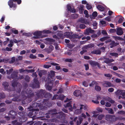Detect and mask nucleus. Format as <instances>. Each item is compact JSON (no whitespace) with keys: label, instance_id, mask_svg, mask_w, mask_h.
I'll return each instance as SVG.
<instances>
[{"label":"nucleus","instance_id":"obj_25","mask_svg":"<svg viewBox=\"0 0 125 125\" xmlns=\"http://www.w3.org/2000/svg\"><path fill=\"white\" fill-rule=\"evenodd\" d=\"M109 38L108 36L105 37L103 38H101L100 39V40L101 41H104L105 40H107Z\"/></svg>","mask_w":125,"mask_h":125},{"label":"nucleus","instance_id":"obj_20","mask_svg":"<svg viewBox=\"0 0 125 125\" xmlns=\"http://www.w3.org/2000/svg\"><path fill=\"white\" fill-rule=\"evenodd\" d=\"M78 120H78L77 121L76 123L77 125H80L83 119L81 117H80L78 119Z\"/></svg>","mask_w":125,"mask_h":125},{"label":"nucleus","instance_id":"obj_36","mask_svg":"<svg viewBox=\"0 0 125 125\" xmlns=\"http://www.w3.org/2000/svg\"><path fill=\"white\" fill-rule=\"evenodd\" d=\"M104 116V115H99L98 116V119L99 120H101Z\"/></svg>","mask_w":125,"mask_h":125},{"label":"nucleus","instance_id":"obj_31","mask_svg":"<svg viewBox=\"0 0 125 125\" xmlns=\"http://www.w3.org/2000/svg\"><path fill=\"white\" fill-rule=\"evenodd\" d=\"M95 89L97 91H100L101 90V87L98 86H96L95 87Z\"/></svg>","mask_w":125,"mask_h":125},{"label":"nucleus","instance_id":"obj_29","mask_svg":"<svg viewBox=\"0 0 125 125\" xmlns=\"http://www.w3.org/2000/svg\"><path fill=\"white\" fill-rule=\"evenodd\" d=\"M45 71L44 70H40L38 74L39 75L40 77H42V75L44 73Z\"/></svg>","mask_w":125,"mask_h":125},{"label":"nucleus","instance_id":"obj_30","mask_svg":"<svg viewBox=\"0 0 125 125\" xmlns=\"http://www.w3.org/2000/svg\"><path fill=\"white\" fill-rule=\"evenodd\" d=\"M110 54L112 56H114L115 57H118V54L116 53H110Z\"/></svg>","mask_w":125,"mask_h":125},{"label":"nucleus","instance_id":"obj_38","mask_svg":"<svg viewBox=\"0 0 125 125\" xmlns=\"http://www.w3.org/2000/svg\"><path fill=\"white\" fill-rule=\"evenodd\" d=\"M84 13L86 15L85 16L87 18H88L89 17L88 12L87 10H85L84 11Z\"/></svg>","mask_w":125,"mask_h":125},{"label":"nucleus","instance_id":"obj_57","mask_svg":"<svg viewBox=\"0 0 125 125\" xmlns=\"http://www.w3.org/2000/svg\"><path fill=\"white\" fill-rule=\"evenodd\" d=\"M81 116L82 117H83L84 118H85L86 117V115L83 113H82L81 115Z\"/></svg>","mask_w":125,"mask_h":125},{"label":"nucleus","instance_id":"obj_60","mask_svg":"<svg viewBox=\"0 0 125 125\" xmlns=\"http://www.w3.org/2000/svg\"><path fill=\"white\" fill-rule=\"evenodd\" d=\"M104 62L106 63H110L109 59L108 58L106 60L104 61Z\"/></svg>","mask_w":125,"mask_h":125},{"label":"nucleus","instance_id":"obj_8","mask_svg":"<svg viewBox=\"0 0 125 125\" xmlns=\"http://www.w3.org/2000/svg\"><path fill=\"white\" fill-rule=\"evenodd\" d=\"M8 4L10 8H11L13 7L14 8L13 9V10H15V8L16 7L15 5H14L13 4V0H9L8 2Z\"/></svg>","mask_w":125,"mask_h":125},{"label":"nucleus","instance_id":"obj_15","mask_svg":"<svg viewBox=\"0 0 125 125\" xmlns=\"http://www.w3.org/2000/svg\"><path fill=\"white\" fill-rule=\"evenodd\" d=\"M62 112H60L58 113V114L56 113H54L52 114L54 115H56V117L58 118H60L61 117H62V116H63L62 115Z\"/></svg>","mask_w":125,"mask_h":125},{"label":"nucleus","instance_id":"obj_39","mask_svg":"<svg viewBox=\"0 0 125 125\" xmlns=\"http://www.w3.org/2000/svg\"><path fill=\"white\" fill-rule=\"evenodd\" d=\"M86 7L87 9L88 10H89L92 8V6L90 5H89L87 3L86 5Z\"/></svg>","mask_w":125,"mask_h":125},{"label":"nucleus","instance_id":"obj_11","mask_svg":"<svg viewBox=\"0 0 125 125\" xmlns=\"http://www.w3.org/2000/svg\"><path fill=\"white\" fill-rule=\"evenodd\" d=\"M83 107H84L83 105H81V107H80V109L76 110L75 111V113L76 114H80L82 112L81 110L83 108Z\"/></svg>","mask_w":125,"mask_h":125},{"label":"nucleus","instance_id":"obj_43","mask_svg":"<svg viewBox=\"0 0 125 125\" xmlns=\"http://www.w3.org/2000/svg\"><path fill=\"white\" fill-rule=\"evenodd\" d=\"M15 60V57H13L12 58L11 61L10 62L11 63H12L14 62Z\"/></svg>","mask_w":125,"mask_h":125},{"label":"nucleus","instance_id":"obj_56","mask_svg":"<svg viewBox=\"0 0 125 125\" xmlns=\"http://www.w3.org/2000/svg\"><path fill=\"white\" fill-rule=\"evenodd\" d=\"M114 90V89L112 88H111L108 89V91L110 92H112Z\"/></svg>","mask_w":125,"mask_h":125},{"label":"nucleus","instance_id":"obj_9","mask_svg":"<svg viewBox=\"0 0 125 125\" xmlns=\"http://www.w3.org/2000/svg\"><path fill=\"white\" fill-rule=\"evenodd\" d=\"M103 86L105 87H107L112 86L111 84L108 82H105L103 84Z\"/></svg>","mask_w":125,"mask_h":125},{"label":"nucleus","instance_id":"obj_2","mask_svg":"<svg viewBox=\"0 0 125 125\" xmlns=\"http://www.w3.org/2000/svg\"><path fill=\"white\" fill-rule=\"evenodd\" d=\"M18 73V71L17 70L14 71L13 73L11 74L10 78L13 79L14 80L15 79L16 80H18L19 79H22L24 78V77L22 76H21L19 78H17V74Z\"/></svg>","mask_w":125,"mask_h":125},{"label":"nucleus","instance_id":"obj_46","mask_svg":"<svg viewBox=\"0 0 125 125\" xmlns=\"http://www.w3.org/2000/svg\"><path fill=\"white\" fill-rule=\"evenodd\" d=\"M108 111L109 113H110L111 114H113L114 113L113 110L111 108H109V109L108 110Z\"/></svg>","mask_w":125,"mask_h":125},{"label":"nucleus","instance_id":"obj_18","mask_svg":"<svg viewBox=\"0 0 125 125\" xmlns=\"http://www.w3.org/2000/svg\"><path fill=\"white\" fill-rule=\"evenodd\" d=\"M101 52L99 50H94L91 52L92 54H101Z\"/></svg>","mask_w":125,"mask_h":125},{"label":"nucleus","instance_id":"obj_14","mask_svg":"<svg viewBox=\"0 0 125 125\" xmlns=\"http://www.w3.org/2000/svg\"><path fill=\"white\" fill-rule=\"evenodd\" d=\"M71 103L69 102L66 105H65V108L69 107V109L71 111H72L73 108L72 106L71 105Z\"/></svg>","mask_w":125,"mask_h":125},{"label":"nucleus","instance_id":"obj_3","mask_svg":"<svg viewBox=\"0 0 125 125\" xmlns=\"http://www.w3.org/2000/svg\"><path fill=\"white\" fill-rule=\"evenodd\" d=\"M27 119V118L26 117L21 118L20 119L19 121L20 122L19 123L17 122V121H14L12 122V124L15 125H21L23 122L26 121Z\"/></svg>","mask_w":125,"mask_h":125},{"label":"nucleus","instance_id":"obj_7","mask_svg":"<svg viewBox=\"0 0 125 125\" xmlns=\"http://www.w3.org/2000/svg\"><path fill=\"white\" fill-rule=\"evenodd\" d=\"M67 9L68 10L71 12L74 13L76 12L75 10L73 8H72L69 4L67 5Z\"/></svg>","mask_w":125,"mask_h":125},{"label":"nucleus","instance_id":"obj_59","mask_svg":"<svg viewBox=\"0 0 125 125\" xmlns=\"http://www.w3.org/2000/svg\"><path fill=\"white\" fill-rule=\"evenodd\" d=\"M51 67V66L50 65H44V67L45 68H49V67Z\"/></svg>","mask_w":125,"mask_h":125},{"label":"nucleus","instance_id":"obj_40","mask_svg":"<svg viewBox=\"0 0 125 125\" xmlns=\"http://www.w3.org/2000/svg\"><path fill=\"white\" fill-rule=\"evenodd\" d=\"M113 37L116 40H121L122 39L121 38L118 36H113Z\"/></svg>","mask_w":125,"mask_h":125},{"label":"nucleus","instance_id":"obj_16","mask_svg":"<svg viewBox=\"0 0 125 125\" xmlns=\"http://www.w3.org/2000/svg\"><path fill=\"white\" fill-rule=\"evenodd\" d=\"M81 94V92L80 90H76L74 92V95L76 96H78Z\"/></svg>","mask_w":125,"mask_h":125},{"label":"nucleus","instance_id":"obj_28","mask_svg":"<svg viewBox=\"0 0 125 125\" xmlns=\"http://www.w3.org/2000/svg\"><path fill=\"white\" fill-rule=\"evenodd\" d=\"M9 114L12 116H14L16 115V113L13 111H11L9 112Z\"/></svg>","mask_w":125,"mask_h":125},{"label":"nucleus","instance_id":"obj_24","mask_svg":"<svg viewBox=\"0 0 125 125\" xmlns=\"http://www.w3.org/2000/svg\"><path fill=\"white\" fill-rule=\"evenodd\" d=\"M45 87L46 89L49 90H51L52 88V87L51 86L47 84H46Z\"/></svg>","mask_w":125,"mask_h":125},{"label":"nucleus","instance_id":"obj_64","mask_svg":"<svg viewBox=\"0 0 125 125\" xmlns=\"http://www.w3.org/2000/svg\"><path fill=\"white\" fill-rule=\"evenodd\" d=\"M34 125H41V124L40 122H38L34 124Z\"/></svg>","mask_w":125,"mask_h":125},{"label":"nucleus","instance_id":"obj_23","mask_svg":"<svg viewBox=\"0 0 125 125\" xmlns=\"http://www.w3.org/2000/svg\"><path fill=\"white\" fill-rule=\"evenodd\" d=\"M94 46V44H89L88 45L84 46L85 47H86V49H87L89 48H91Z\"/></svg>","mask_w":125,"mask_h":125},{"label":"nucleus","instance_id":"obj_27","mask_svg":"<svg viewBox=\"0 0 125 125\" xmlns=\"http://www.w3.org/2000/svg\"><path fill=\"white\" fill-rule=\"evenodd\" d=\"M86 47H84L83 48V51L80 52L81 54H83L84 52H87V49H86Z\"/></svg>","mask_w":125,"mask_h":125},{"label":"nucleus","instance_id":"obj_1","mask_svg":"<svg viewBox=\"0 0 125 125\" xmlns=\"http://www.w3.org/2000/svg\"><path fill=\"white\" fill-rule=\"evenodd\" d=\"M51 31L48 30H44L42 31H37L33 33V35L35 36L33 37L34 39L40 38L41 37L42 34V33H49Z\"/></svg>","mask_w":125,"mask_h":125},{"label":"nucleus","instance_id":"obj_50","mask_svg":"<svg viewBox=\"0 0 125 125\" xmlns=\"http://www.w3.org/2000/svg\"><path fill=\"white\" fill-rule=\"evenodd\" d=\"M92 15L93 16L96 17L97 15V13L96 12L94 11L92 14Z\"/></svg>","mask_w":125,"mask_h":125},{"label":"nucleus","instance_id":"obj_34","mask_svg":"<svg viewBox=\"0 0 125 125\" xmlns=\"http://www.w3.org/2000/svg\"><path fill=\"white\" fill-rule=\"evenodd\" d=\"M30 57L31 59H35L36 58V57L33 55L32 54H31L30 56Z\"/></svg>","mask_w":125,"mask_h":125},{"label":"nucleus","instance_id":"obj_33","mask_svg":"<svg viewBox=\"0 0 125 125\" xmlns=\"http://www.w3.org/2000/svg\"><path fill=\"white\" fill-rule=\"evenodd\" d=\"M13 71V69L12 68H11L9 70H7L6 72L8 74H10Z\"/></svg>","mask_w":125,"mask_h":125},{"label":"nucleus","instance_id":"obj_52","mask_svg":"<svg viewBox=\"0 0 125 125\" xmlns=\"http://www.w3.org/2000/svg\"><path fill=\"white\" fill-rule=\"evenodd\" d=\"M84 65L85 67V69L86 70H88L89 69V65L88 64H85Z\"/></svg>","mask_w":125,"mask_h":125},{"label":"nucleus","instance_id":"obj_51","mask_svg":"<svg viewBox=\"0 0 125 125\" xmlns=\"http://www.w3.org/2000/svg\"><path fill=\"white\" fill-rule=\"evenodd\" d=\"M83 84L85 87H87L88 86V84L85 82H83Z\"/></svg>","mask_w":125,"mask_h":125},{"label":"nucleus","instance_id":"obj_55","mask_svg":"<svg viewBox=\"0 0 125 125\" xmlns=\"http://www.w3.org/2000/svg\"><path fill=\"white\" fill-rule=\"evenodd\" d=\"M6 49L7 51H10L12 50V49L11 48H9L8 47H6Z\"/></svg>","mask_w":125,"mask_h":125},{"label":"nucleus","instance_id":"obj_53","mask_svg":"<svg viewBox=\"0 0 125 125\" xmlns=\"http://www.w3.org/2000/svg\"><path fill=\"white\" fill-rule=\"evenodd\" d=\"M65 61L66 62H72V60L70 59H66L65 60Z\"/></svg>","mask_w":125,"mask_h":125},{"label":"nucleus","instance_id":"obj_10","mask_svg":"<svg viewBox=\"0 0 125 125\" xmlns=\"http://www.w3.org/2000/svg\"><path fill=\"white\" fill-rule=\"evenodd\" d=\"M123 33L122 28H118L117 29V34L118 35H121Z\"/></svg>","mask_w":125,"mask_h":125},{"label":"nucleus","instance_id":"obj_62","mask_svg":"<svg viewBox=\"0 0 125 125\" xmlns=\"http://www.w3.org/2000/svg\"><path fill=\"white\" fill-rule=\"evenodd\" d=\"M97 36V35L95 34H94L91 36V37L93 38H95Z\"/></svg>","mask_w":125,"mask_h":125},{"label":"nucleus","instance_id":"obj_42","mask_svg":"<svg viewBox=\"0 0 125 125\" xmlns=\"http://www.w3.org/2000/svg\"><path fill=\"white\" fill-rule=\"evenodd\" d=\"M5 97V95L4 93H0V98H2Z\"/></svg>","mask_w":125,"mask_h":125},{"label":"nucleus","instance_id":"obj_22","mask_svg":"<svg viewBox=\"0 0 125 125\" xmlns=\"http://www.w3.org/2000/svg\"><path fill=\"white\" fill-rule=\"evenodd\" d=\"M3 85L4 87V88L5 90H6L7 88V87L9 86V84L8 83L6 82H4L2 84Z\"/></svg>","mask_w":125,"mask_h":125},{"label":"nucleus","instance_id":"obj_44","mask_svg":"<svg viewBox=\"0 0 125 125\" xmlns=\"http://www.w3.org/2000/svg\"><path fill=\"white\" fill-rule=\"evenodd\" d=\"M47 63H49V64H51L53 65L56 66L58 65V64L54 62H47Z\"/></svg>","mask_w":125,"mask_h":125},{"label":"nucleus","instance_id":"obj_19","mask_svg":"<svg viewBox=\"0 0 125 125\" xmlns=\"http://www.w3.org/2000/svg\"><path fill=\"white\" fill-rule=\"evenodd\" d=\"M97 8L98 10L101 11H103L104 10V8L102 6L100 5H98Z\"/></svg>","mask_w":125,"mask_h":125},{"label":"nucleus","instance_id":"obj_6","mask_svg":"<svg viewBox=\"0 0 125 125\" xmlns=\"http://www.w3.org/2000/svg\"><path fill=\"white\" fill-rule=\"evenodd\" d=\"M89 63L93 67H94L97 65L99 68H101V67L100 66V65L97 62L91 61L89 62Z\"/></svg>","mask_w":125,"mask_h":125},{"label":"nucleus","instance_id":"obj_58","mask_svg":"<svg viewBox=\"0 0 125 125\" xmlns=\"http://www.w3.org/2000/svg\"><path fill=\"white\" fill-rule=\"evenodd\" d=\"M105 106L107 107H110L111 106V104L107 102Z\"/></svg>","mask_w":125,"mask_h":125},{"label":"nucleus","instance_id":"obj_54","mask_svg":"<svg viewBox=\"0 0 125 125\" xmlns=\"http://www.w3.org/2000/svg\"><path fill=\"white\" fill-rule=\"evenodd\" d=\"M125 95V91L122 90V92L121 94V95H122L123 96H124Z\"/></svg>","mask_w":125,"mask_h":125},{"label":"nucleus","instance_id":"obj_17","mask_svg":"<svg viewBox=\"0 0 125 125\" xmlns=\"http://www.w3.org/2000/svg\"><path fill=\"white\" fill-rule=\"evenodd\" d=\"M118 44V43H115L114 41H112L110 44V47L111 48H113L114 46H115Z\"/></svg>","mask_w":125,"mask_h":125},{"label":"nucleus","instance_id":"obj_32","mask_svg":"<svg viewBox=\"0 0 125 125\" xmlns=\"http://www.w3.org/2000/svg\"><path fill=\"white\" fill-rule=\"evenodd\" d=\"M118 113L123 115H125V112L123 111H118Z\"/></svg>","mask_w":125,"mask_h":125},{"label":"nucleus","instance_id":"obj_4","mask_svg":"<svg viewBox=\"0 0 125 125\" xmlns=\"http://www.w3.org/2000/svg\"><path fill=\"white\" fill-rule=\"evenodd\" d=\"M116 118L114 116L107 115L106 117V119L107 121L111 122L115 121L116 120Z\"/></svg>","mask_w":125,"mask_h":125},{"label":"nucleus","instance_id":"obj_48","mask_svg":"<svg viewBox=\"0 0 125 125\" xmlns=\"http://www.w3.org/2000/svg\"><path fill=\"white\" fill-rule=\"evenodd\" d=\"M102 33L104 35H107V32L104 30H102Z\"/></svg>","mask_w":125,"mask_h":125},{"label":"nucleus","instance_id":"obj_61","mask_svg":"<svg viewBox=\"0 0 125 125\" xmlns=\"http://www.w3.org/2000/svg\"><path fill=\"white\" fill-rule=\"evenodd\" d=\"M26 53V51L24 50H23L21 51L20 53V54H25Z\"/></svg>","mask_w":125,"mask_h":125},{"label":"nucleus","instance_id":"obj_21","mask_svg":"<svg viewBox=\"0 0 125 125\" xmlns=\"http://www.w3.org/2000/svg\"><path fill=\"white\" fill-rule=\"evenodd\" d=\"M84 6L83 5H80L79 8V11L80 13H82L83 10Z\"/></svg>","mask_w":125,"mask_h":125},{"label":"nucleus","instance_id":"obj_5","mask_svg":"<svg viewBox=\"0 0 125 125\" xmlns=\"http://www.w3.org/2000/svg\"><path fill=\"white\" fill-rule=\"evenodd\" d=\"M64 36L67 38H78L79 39L81 38L80 36L78 35L74 34H73L72 36L69 34V32H67L65 34Z\"/></svg>","mask_w":125,"mask_h":125},{"label":"nucleus","instance_id":"obj_45","mask_svg":"<svg viewBox=\"0 0 125 125\" xmlns=\"http://www.w3.org/2000/svg\"><path fill=\"white\" fill-rule=\"evenodd\" d=\"M104 76L106 77L110 78H111L112 77V75L109 74H104Z\"/></svg>","mask_w":125,"mask_h":125},{"label":"nucleus","instance_id":"obj_63","mask_svg":"<svg viewBox=\"0 0 125 125\" xmlns=\"http://www.w3.org/2000/svg\"><path fill=\"white\" fill-rule=\"evenodd\" d=\"M95 83V81L92 82L90 84L89 86H92Z\"/></svg>","mask_w":125,"mask_h":125},{"label":"nucleus","instance_id":"obj_37","mask_svg":"<svg viewBox=\"0 0 125 125\" xmlns=\"http://www.w3.org/2000/svg\"><path fill=\"white\" fill-rule=\"evenodd\" d=\"M54 49L52 45H50L49 48V49L50 50V52H51Z\"/></svg>","mask_w":125,"mask_h":125},{"label":"nucleus","instance_id":"obj_41","mask_svg":"<svg viewBox=\"0 0 125 125\" xmlns=\"http://www.w3.org/2000/svg\"><path fill=\"white\" fill-rule=\"evenodd\" d=\"M79 27L81 29H84L85 27V26L84 24H81L80 25Z\"/></svg>","mask_w":125,"mask_h":125},{"label":"nucleus","instance_id":"obj_47","mask_svg":"<svg viewBox=\"0 0 125 125\" xmlns=\"http://www.w3.org/2000/svg\"><path fill=\"white\" fill-rule=\"evenodd\" d=\"M96 110L100 112H103V110L102 109L99 107L97 108Z\"/></svg>","mask_w":125,"mask_h":125},{"label":"nucleus","instance_id":"obj_13","mask_svg":"<svg viewBox=\"0 0 125 125\" xmlns=\"http://www.w3.org/2000/svg\"><path fill=\"white\" fill-rule=\"evenodd\" d=\"M34 82L35 84V87L39 88V82L36 79H34Z\"/></svg>","mask_w":125,"mask_h":125},{"label":"nucleus","instance_id":"obj_35","mask_svg":"<svg viewBox=\"0 0 125 125\" xmlns=\"http://www.w3.org/2000/svg\"><path fill=\"white\" fill-rule=\"evenodd\" d=\"M0 73L3 74H4L6 73V72L4 71L3 69L1 68L0 69Z\"/></svg>","mask_w":125,"mask_h":125},{"label":"nucleus","instance_id":"obj_26","mask_svg":"<svg viewBox=\"0 0 125 125\" xmlns=\"http://www.w3.org/2000/svg\"><path fill=\"white\" fill-rule=\"evenodd\" d=\"M122 92V90H118L115 93V94L117 95H121V94Z\"/></svg>","mask_w":125,"mask_h":125},{"label":"nucleus","instance_id":"obj_49","mask_svg":"<svg viewBox=\"0 0 125 125\" xmlns=\"http://www.w3.org/2000/svg\"><path fill=\"white\" fill-rule=\"evenodd\" d=\"M123 19L124 18L123 17L120 18L118 21V22L121 23L123 21Z\"/></svg>","mask_w":125,"mask_h":125},{"label":"nucleus","instance_id":"obj_12","mask_svg":"<svg viewBox=\"0 0 125 125\" xmlns=\"http://www.w3.org/2000/svg\"><path fill=\"white\" fill-rule=\"evenodd\" d=\"M94 31L92 30L90 28H88L86 30L85 34L87 35H89V33H93L94 32Z\"/></svg>","mask_w":125,"mask_h":125}]
</instances>
